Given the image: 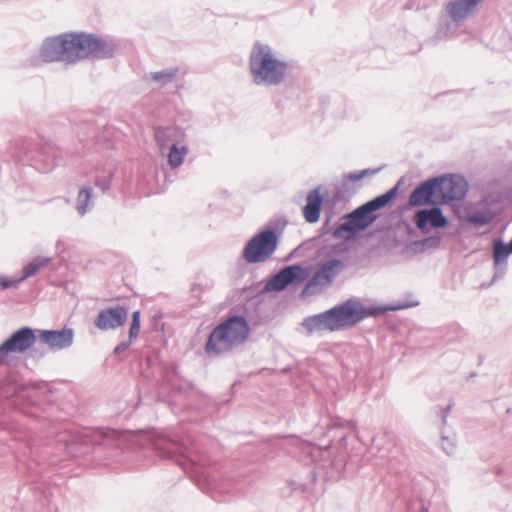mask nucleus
Returning a JSON list of instances; mask_svg holds the SVG:
<instances>
[{
	"label": "nucleus",
	"mask_w": 512,
	"mask_h": 512,
	"mask_svg": "<svg viewBox=\"0 0 512 512\" xmlns=\"http://www.w3.org/2000/svg\"><path fill=\"white\" fill-rule=\"evenodd\" d=\"M113 48L105 41L87 33H63L44 40L40 56L45 62L75 63L79 60L111 55Z\"/></svg>",
	"instance_id": "obj_1"
},
{
	"label": "nucleus",
	"mask_w": 512,
	"mask_h": 512,
	"mask_svg": "<svg viewBox=\"0 0 512 512\" xmlns=\"http://www.w3.org/2000/svg\"><path fill=\"white\" fill-rule=\"evenodd\" d=\"M375 313L374 309L365 308L359 300L349 299L330 310L305 318L302 326L308 334L323 330L338 331Z\"/></svg>",
	"instance_id": "obj_2"
},
{
	"label": "nucleus",
	"mask_w": 512,
	"mask_h": 512,
	"mask_svg": "<svg viewBox=\"0 0 512 512\" xmlns=\"http://www.w3.org/2000/svg\"><path fill=\"white\" fill-rule=\"evenodd\" d=\"M249 334L250 327L244 317H230L212 330L205 345V351L214 355L229 352L244 344Z\"/></svg>",
	"instance_id": "obj_3"
},
{
	"label": "nucleus",
	"mask_w": 512,
	"mask_h": 512,
	"mask_svg": "<svg viewBox=\"0 0 512 512\" xmlns=\"http://www.w3.org/2000/svg\"><path fill=\"white\" fill-rule=\"evenodd\" d=\"M250 71L256 84L277 85L285 78L287 64L268 45L259 43L250 55Z\"/></svg>",
	"instance_id": "obj_4"
},
{
	"label": "nucleus",
	"mask_w": 512,
	"mask_h": 512,
	"mask_svg": "<svg viewBox=\"0 0 512 512\" xmlns=\"http://www.w3.org/2000/svg\"><path fill=\"white\" fill-rule=\"evenodd\" d=\"M397 190V187H393L386 193L363 204L353 212L344 216L342 223L334 230V236L336 238L350 239L356 233L365 230L374 221V217L371 216V213L383 208L394 199Z\"/></svg>",
	"instance_id": "obj_5"
},
{
	"label": "nucleus",
	"mask_w": 512,
	"mask_h": 512,
	"mask_svg": "<svg viewBox=\"0 0 512 512\" xmlns=\"http://www.w3.org/2000/svg\"><path fill=\"white\" fill-rule=\"evenodd\" d=\"M186 133L178 127L158 128L155 139L160 152L167 150V162L171 169L179 168L189 152Z\"/></svg>",
	"instance_id": "obj_6"
},
{
	"label": "nucleus",
	"mask_w": 512,
	"mask_h": 512,
	"mask_svg": "<svg viewBox=\"0 0 512 512\" xmlns=\"http://www.w3.org/2000/svg\"><path fill=\"white\" fill-rule=\"evenodd\" d=\"M278 244L276 233L267 229L256 234L245 246L243 256L249 263H260L268 260L275 252Z\"/></svg>",
	"instance_id": "obj_7"
},
{
	"label": "nucleus",
	"mask_w": 512,
	"mask_h": 512,
	"mask_svg": "<svg viewBox=\"0 0 512 512\" xmlns=\"http://www.w3.org/2000/svg\"><path fill=\"white\" fill-rule=\"evenodd\" d=\"M342 267V262L337 259H330L323 263L305 285L302 296L306 297L321 292L328 287L341 271Z\"/></svg>",
	"instance_id": "obj_8"
},
{
	"label": "nucleus",
	"mask_w": 512,
	"mask_h": 512,
	"mask_svg": "<svg viewBox=\"0 0 512 512\" xmlns=\"http://www.w3.org/2000/svg\"><path fill=\"white\" fill-rule=\"evenodd\" d=\"M310 275L308 268L300 265H291L283 268L274 275L266 284L267 291H282L289 285L303 283Z\"/></svg>",
	"instance_id": "obj_9"
},
{
	"label": "nucleus",
	"mask_w": 512,
	"mask_h": 512,
	"mask_svg": "<svg viewBox=\"0 0 512 512\" xmlns=\"http://www.w3.org/2000/svg\"><path fill=\"white\" fill-rule=\"evenodd\" d=\"M36 342L33 329L23 327L15 331L0 345V362L4 361L10 353H24Z\"/></svg>",
	"instance_id": "obj_10"
},
{
	"label": "nucleus",
	"mask_w": 512,
	"mask_h": 512,
	"mask_svg": "<svg viewBox=\"0 0 512 512\" xmlns=\"http://www.w3.org/2000/svg\"><path fill=\"white\" fill-rule=\"evenodd\" d=\"M437 195L442 202H449L464 197L467 189L466 182L461 177L444 176L435 178Z\"/></svg>",
	"instance_id": "obj_11"
},
{
	"label": "nucleus",
	"mask_w": 512,
	"mask_h": 512,
	"mask_svg": "<svg viewBox=\"0 0 512 512\" xmlns=\"http://www.w3.org/2000/svg\"><path fill=\"white\" fill-rule=\"evenodd\" d=\"M128 318V311L123 306H115L103 309L99 312L95 325L98 329L115 330L124 325Z\"/></svg>",
	"instance_id": "obj_12"
},
{
	"label": "nucleus",
	"mask_w": 512,
	"mask_h": 512,
	"mask_svg": "<svg viewBox=\"0 0 512 512\" xmlns=\"http://www.w3.org/2000/svg\"><path fill=\"white\" fill-rule=\"evenodd\" d=\"M481 2L483 0H450L445 4V11L453 22L460 23L474 14Z\"/></svg>",
	"instance_id": "obj_13"
},
{
	"label": "nucleus",
	"mask_w": 512,
	"mask_h": 512,
	"mask_svg": "<svg viewBox=\"0 0 512 512\" xmlns=\"http://www.w3.org/2000/svg\"><path fill=\"white\" fill-rule=\"evenodd\" d=\"M40 338L51 349L61 350L72 345L74 333L71 328H64L62 330H42L40 331Z\"/></svg>",
	"instance_id": "obj_14"
},
{
	"label": "nucleus",
	"mask_w": 512,
	"mask_h": 512,
	"mask_svg": "<svg viewBox=\"0 0 512 512\" xmlns=\"http://www.w3.org/2000/svg\"><path fill=\"white\" fill-rule=\"evenodd\" d=\"M415 221L416 226L421 230H424L427 225H430L432 228H443L448 223L441 209L437 207L419 210L415 214Z\"/></svg>",
	"instance_id": "obj_15"
},
{
	"label": "nucleus",
	"mask_w": 512,
	"mask_h": 512,
	"mask_svg": "<svg viewBox=\"0 0 512 512\" xmlns=\"http://www.w3.org/2000/svg\"><path fill=\"white\" fill-rule=\"evenodd\" d=\"M437 195L436 181L430 179L418 186L409 197L411 206H422L432 201V197Z\"/></svg>",
	"instance_id": "obj_16"
},
{
	"label": "nucleus",
	"mask_w": 512,
	"mask_h": 512,
	"mask_svg": "<svg viewBox=\"0 0 512 512\" xmlns=\"http://www.w3.org/2000/svg\"><path fill=\"white\" fill-rule=\"evenodd\" d=\"M322 197L319 189L310 191L307 195V203L303 208L304 218L308 223H316L320 218Z\"/></svg>",
	"instance_id": "obj_17"
},
{
	"label": "nucleus",
	"mask_w": 512,
	"mask_h": 512,
	"mask_svg": "<svg viewBox=\"0 0 512 512\" xmlns=\"http://www.w3.org/2000/svg\"><path fill=\"white\" fill-rule=\"evenodd\" d=\"M51 261L49 257L37 256L23 267V274L19 281L23 282L29 277L34 276L39 270L46 267Z\"/></svg>",
	"instance_id": "obj_18"
},
{
	"label": "nucleus",
	"mask_w": 512,
	"mask_h": 512,
	"mask_svg": "<svg viewBox=\"0 0 512 512\" xmlns=\"http://www.w3.org/2000/svg\"><path fill=\"white\" fill-rule=\"evenodd\" d=\"M512 253L509 245L501 240H495L493 245V259L496 267L506 265L508 256Z\"/></svg>",
	"instance_id": "obj_19"
},
{
	"label": "nucleus",
	"mask_w": 512,
	"mask_h": 512,
	"mask_svg": "<svg viewBox=\"0 0 512 512\" xmlns=\"http://www.w3.org/2000/svg\"><path fill=\"white\" fill-rule=\"evenodd\" d=\"M92 195V190L89 187L80 189L77 196L76 210L80 215H84L89 208V203Z\"/></svg>",
	"instance_id": "obj_20"
},
{
	"label": "nucleus",
	"mask_w": 512,
	"mask_h": 512,
	"mask_svg": "<svg viewBox=\"0 0 512 512\" xmlns=\"http://www.w3.org/2000/svg\"><path fill=\"white\" fill-rule=\"evenodd\" d=\"M176 73H177V69H175V68L166 69V70L154 72L152 74V78L161 83H167V82L172 81V79L175 77Z\"/></svg>",
	"instance_id": "obj_21"
},
{
	"label": "nucleus",
	"mask_w": 512,
	"mask_h": 512,
	"mask_svg": "<svg viewBox=\"0 0 512 512\" xmlns=\"http://www.w3.org/2000/svg\"><path fill=\"white\" fill-rule=\"evenodd\" d=\"M140 332V312L134 311L132 314L131 325L129 329L130 340L136 338Z\"/></svg>",
	"instance_id": "obj_22"
},
{
	"label": "nucleus",
	"mask_w": 512,
	"mask_h": 512,
	"mask_svg": "<svg viewBox=\"0 0 512 512\" xmlns=\"http://www.w3.org/2000/svg\"><path fill=\"white\" fill-rule=\"evenodd\" d=\"M491 221V218L484 213H477L469 217V222L477 225H486Z\"/></svg>",
	"instance_id": "obj_23"
},
{
	"label": "nucleus",
	"mask_w": 512,
	"mask_h": 512,
	"mask_svg": "<svg viewBox=\"0 0 512 512\" xmlns=\"http://www.w3.org/2000/svg\"><path fill=\"white\" fill-rule=\"evenodd\" d=\"M19 283H21L19 279L10 280L5 277H0V288L2 289L16 288Z\"/></svg>",
	"instance_id": "obj_24"
},
{
	"label": "nucleus",
	"mask_w": 512,
	"mask_h": 512,
	"mask_svg": "<svg viewBox=\"0 0 512 512\" xmlns=\"http://www.w3.org/2000/svg\"><path fill=\"white\" fill-rule=\"evenodd\" d=\"M441 445H442V448H443L447 453H452V452H453L454 442H453V440H452V439H450V438H448V437H443V438H442Z\"/></svg>",
	"instance_id": "obj_25"
},
{
	"label": "nucleus",
	"mask_w": 512,
	"mask_h": 512,
	"mask_svg": "<svg viewBox=\"0 0 512 512\" xmlns=\"http://www.w3.org/2000/svg\"><path fill=\"white\" fill-rule=\"evenodd\" d=\"M416 305H418V302L407 303V304H397L392 307L384 308L383 310H399V309H405V308L416 306Z\"/></svg>",
	"instance_id": "obj_26"
},
{
	"label": "nucleus",
	"mask_w": 512,
	"mask_h": 512,
	"mask_svg": "<svg viewBox=\"0 0 512 512\" xmlns=\"http://www.w3.org/2000/svg\"><path fill=\"white\" fill-rule=\"evenodd\" d=\"M130 346V342H122L120 343L119 345H117L114 349V354L118 355L122 352H124L125 350H127Z\"/></svg>",
	"instance_id": "obj_27"
},
{
	"label": "nucleus",
	"mask_w": 512,
	"mask_h": 512,
	"mask_svg": "<svg viewBox=\"0 0 512 512\" xmlns=\"http://www.w3.org/2000/svg\"><path fill=\"white\" fill-rule=\"evenodd\" d=\"M66 244L63 240H58L55 245L56 252L60 255L65 251Z\"/></svg>",
	"instance_id": "obj_28"
},
{
	"label": "nucleus",
	"mask_w": 512,
	"mask_h": 512,
	"mask_svg": "<svg viewBox=\"0 0 512 512\" xmlns=\"http://www.w3.org/2000/svg\"><path fill=\"white\" fill-rule=\"evenodd\" d=\"M367 170H363L360 173H353L349 175V179L352 181L360 180L364 177L365 174H367Z\"/></svg>",
	"instance_id": "obj_29"
},
{
	"label": "nucleus",
	"mask_w": 512,
	"mask_h": 512,
	"mask_svg": "<svg viewBox=\"0 0 512 512\" xmlns=\"http://www.w3.org/2000/svg\"><path fill=\"white\" fill-rule=\"evenodd\" d=\"M25 387L22 384H19L15 387V394L21 395L24 391Z\"/></svg>",
	"instance_id": "obj_30"
},
{
	"label": "nucleus",
	"mask_w": 512,
	"mask_h": 512,
	"mask_svg": "<svg viewBox=\"0 0 512 512\" xmlns=\"http://www.w3.org/2000/svg\"><path fill=\"white\" fill-rule=\"evenodd\" d=\"M96 186L100 187L103 191L107 190L109 188V182H105L104 184H100L98 182L95 183Z\"/></svg>",
	"instance_id": "obj_31"
},
{
	"label": "nucleus",
	"mask_w": 512,
	"mask_h": 512,
	"mask_svg": "<svg viewBox=\"0 0 512 512\" xmlns=\"http://www.w3.org/2000/svg\"><path fill=\"white\" fill-rule=\"evenodd\" d=\"M4 394L6 395V397L12 396V395H11V394H9L8 392H4Z\"/></svg>",
	"instance_id": "obj_32"
},
{
	"label": "nucleus",
	"mask_w": 512,
	"mask_h": 512,
	"mask_svg": "<svg viewBox=\"0 0 512 512\" xmlns=\"http://www.w3.org/2000/svg\"><path fill=\"white\" fill-rule=\"evenodd\" d=\"M61 441H66L64 436L61 437Z\"/></svg>",
	"instance_id": "obj_33"
},
{
	"label": "nucleus",
	"mask_w": 512,
	"mask_h": 512,
	"mask_svg": "<svg viewBox=\"0 0 512 512\" xmlns=\"http://www.w3.org/2000/svg\"><path fill=\"white\" fill-rule=\"evenodd\" d=\"M421 512H426V511H424V510H423V511H421Z\"/></svg>",
	"instance_id": "obj_34"
}]
</instances>
